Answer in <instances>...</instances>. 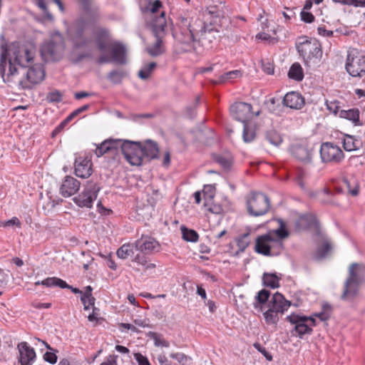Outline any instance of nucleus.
<instances>
[{"instance_id": "30", "label": "nucleus", "mask_w": 365, "mask_h": 365, "mask_svg": "<svg viewBox=\"0 0 365 365\" xmlns=\"http://www.w3.org/2000/svg\"><path fill=\"white\" fill-rule=\"evenodd\" d=\"M339 116L341 118L352 121L355 125H361V123H359V110L358 108L340 110Z\"/></svg>"}, {"instance_id": "54", "label": "nucleus", "mask_w": 365, "mask_h": 365, "mask_svg": "<svg viewBox=\"0 0 365 365\" xmlns=\"http://www.w3.org/2000/svg\"><path fill=\"white\" fill-rule=\"evenodd\" d=\"M300 222H306L308 227L317 225L318 222L315 216L309 215L302 217L299 219Z\"/></svg>"}, {"instance_id": "35", "label": "nucleus", "mask_w": 365, "mask_h": 365, "mask_svg": "<svg viewBox=\"0 0 365 365\" xmlns=\"http://www.w3.org/2000/svg\"><path fill=\"white\" fill-rule=\"evenodd\" d=\"M242 76V73L240 70H234L228 71L219 77L218 82L220 83H224L226 82L232 81L234 79L240 78Z\"/></svg>"}, {"instance_id": "15", "label": "nucleus", "mask_w": 365, "mask_h": 365, "mask_svg": "<svg viewBox=\"0 0 365 365\" xmlns=\"http://www.w3.org/2000/svg\"><path fill=\"white\" fill-rule=\"evenodd\" d=\"M320 157L323 163H338L344 158V153L339 146L324 143L321 145Z\"/></svg>"}, {"instance_id": "17", "label": "nucleus", "mask_w": 365, "mask_h": 365, "mask_svg": "<svg viewBox=\"0 0 365 365\" xmlns=\"http://www.w3.org/2000/svg\"><path fill=\"white\" fill-rule=\"evenodd\" d=\"M230 113L235 120L247 123L252 116V106L243 102L235 103L230 106Z\"/></svg>"}, {"instance_id": "8", "label": "nucleus", "mask_w": 365, "mask_h": 365, "mask_svg": "<svg viewBox=\"0 0 365 365\" xmlns=\"http://www.w3.org/2000/svg\"><path fill=\"white\" fill-rule=\"evenodd\" d=\"M291 302L284 297L276 292L268 304V309L263 313L267 324L276 325L279 321V314H283L291 306Z\"/></svg>"}, {"instance_id": "27", "label": "nucleus", "mask_w": 365, "mask_h": 365, "mask_svg": "<svg viewBox=\"0 0 365 365\" xmlns=\"http://www.w3.org/2000/svg\"><path fill=\"white\" fill-rule=\"evenodd\" d=\"M82 6L83 11L89 18L90 21L96 22L100 19L101 15L98 6H93V0H78Z\"/></svg>"}, {"instance_id": "40", "label": "nucleus", "mask_w": 365, "mask_h": 365, "mask_svg": "<svg viewBox=\"0 0 365 365\" xmlns=\"http://www.w3.org/2000/svg\"><path fill=\"white\" fill-rule=\"evenodd\" d=\"M343 182L346 185V187L348 189V192L352 195V196H356L359 194V185L356 182V180L354 178L351 179H347L344 178Z\"/></svg>"}, {"instance_id": "31", "label": "nucleus", "mask_w": 365, "mask_h": 365, "mask_svg": "<svg viewBox=\"0 0 365 365\" xmlns=\"http://www.w3.org/2000/svg\"><path fill=\"white\" fill-rule=\"evenodd\" d=\"M280 277H278L275 273H264L262 276L263 284L265 287H268L272 289H275L279 287Z\"/></svg>"}, {"instance_id": "34", "label": "nucleus", "mask_w": 365, "mask_h": 365, "mask_svg": "<svg viewBox=\"0 0 365 365\" xmlns=\"http://www.w3.org/2000/svg\"><path fill=\"white\" fill-rule=\"evenodd\" d=\"M250 234L249 232L244 233L236 239L237 245L239 250L236 252L235 255L240 252H243L250 244Z\"/></svg>"}, {"instance_id": "22", "label": "nucleus", "mask_w": 365, "mask_h": 365, "mask_svg": "<svg viewBox=\"0 0 365 365\" xmlns=\"http://www.w3.org/2000/svg\"><path fill=\"white\" fill-rule=\"evenodd\" d=\"M108 48L111 51V58L113 62L124 65L126 63V48L120 42H114L108 46Z\"/></svg>"}, {"instance_id": "1", "label": "nucleus", "mask_w": 365, "mask_h": 365, "mask_svg": "<svg viewBox=\"0 0 365 365\" xmlns=\"http://www.w3.org/2000/svg\"><path fill=\"white\" fill-rule=\"evenodd\" d=\"M34 56V50L29 48L18 41H14L8 44L4 42L0 46V75L5 81L6 78V67H9V61L11 59L12 64L16 68L26 66L24 61H31Z\"/></svg>"}, {"instance_id": "59", "label": "nucleus", "mask_w": 365, "mask_h": 365, "mask_svg": "<svg viewBox=\"0 0 365 365\" xmlns=\"http://www.w3.org/2000/svg\"><path fill=\"white\" fill-rule=\"evenodd\" d=\"M43 359L50 364H54L57 361V356L55 353L47 351L43 354Z\"/></svg>"}, {"instance_id": "2", "label": "nucleus", "mask_w": 365, "mask_h": 365, "mask_svg": "<svg viewBox=\"0 0 365 365\" xmlns=\"http://www.w3.org/2000/svg\"><path fill=\"white\" fill-rule=\"evenodd\" d=\"M45 78V71L41 64H34L27 68H16L9 61V71L4 82L16 81L23 89H31L34 85L41 83Z\"/></svg>"}, {"instance_id": "21", "label": "nucleus", "mask_w": 365, "mask_h": 365, "mask_svg": "<svg viewBox=\"0 0 365 365\" xmlns=\"http://www.w3.org/2000/svg\"><path fill=\"white\" fill-rule=\"evenodd\" d=\"M159 247V243L153 237L142 236L135 242V247L137 250L145 254H150Z\"/></svg>"}, {"instance_id": "57", "label": "nucleus", "mask_w": 365, "mask_h": 365, "mask_svg": "<svg viewBox=\"0 0 365 365\" xmlns=\"http://www.w3.org/2000/svg\"><path fill=\"white\" fill-rule=\"evenodd\" d=\"M99 255L106 260V264L109 268H110L113 270L116 269L117 266H116L115 262L111 258V253H109L108 255H104L100 253Z\"/></svg>"}, {"instance_id": "46", "label": "nucleus", "mask_w": 365, "mask_h": 365, "mask_svg": "<svg viewBox=\"0 0 365 365\" xmlns=\"http://www.w3.org/2000/svg\"><path fill=\"white\" fill-rule=\"evenodd\" d=\"M46 99L48 103H60L62 101V93L58 90L51 91L48 93Z\"/></svg>"}, {"instance_id": "38", "label": "nucleus", "mask_w": 365, "mask_h": 365, "mask_svg": "<svg viewBox=\"0 0 365 365\" xmlns=\"http://www.w3.org/2000/svg\"><path fill=\"white\" fill-rule=\"evenodd\" d=\"M265 138L270 144L275 146L279 145L282 142L281 136L274 130H267L265 133Z\"/></svg>"}, {"instance_id": "26", "label": "nucleus", "mask_w": 365, "mask_h": 365, "mask_svg": "<svg viewBox=\"0 0 365 365\" xmlns=\"http://www.w3.org/2000/svg\"><path fill=\"white\" fill-rule=\"evenodd\" d=\"M284 106L292 109H301L304 105V98L297 92L287 93L282 101Z\"/></svg>"}, {"instance_id": "50", "label": "nucleus", "mask_w": 365, "mask_h": 365, "mask_svg": "<svg viewBox=\"0 0 365 365\" xmlns=\"http://www.w3.org/2000/svg\"><path fill=\"white\" fill-rule=\"evenodd\" d=\"M215 160L216 163L220 164L224 169L228 170L231 167L230 159L223 155H215Z\"/></svg>"}, {"instance_id": "47", "label": "nucleus", "mask_w": 365, "mask_h": 365, "mask_svg": "<svg viewBox=\"0 0 365 365\" xmlns=\"http://www.w3.org/2000/svg\"><path fill=\"white\" fill-rule=\"evenodd\" d=\"M264 103L270 112L274 113L277 110V108L280 106V100L273 97L267 100Z\"/></svg>"}, {"instance_id": "60", "label": "nucleus", "mask_w": 365, "mask_h": 365, "mask_svg": "<svg viewBox=\"0 0 365 365\" xmlns=\"http://www.w3.org/2000/svg\"><path fill=\"white\" fill-rule=\"evenodd\" d=\"M89 107H90V106L88 104L84 105V106L77 108L76 110H73L69 115V116L71 117V119H73L75 117L78 115L80 113L87 110L89 108Z\"/></svg>"}, {"instance_id": "3", "label": "nucleus", "mask_w": 365, "mask_h": 365, "mask_svg": "<svg viewBox=\"0 0 365 365\" xmlns=\"http://www.w3.org/2000/svg\"><path fill=\"white\" fill-rule=\"evenodd\" d=\"M279 227L274 232L279 240L274 239L269 234L258 236L256 239L255 250L259 254L264 256L277 255L283 249V245L280 240L284 239L289 235L286 229V224L282 220H278Z\"/></svg>"}, {"instance_id": "41", "label": "nucleus", "mask_w": 365, "mask_h": 365, "mask_svg": "<svg viewBox=\"0 0 365 365\" xmlns=\"http://www.w3.org/2000/svg\"><path fill=\"white\" fill-rule=\"evenodd\" d=\"M148 336L154 341L155 346L168 347L170 346V343L165 340L160 334L156 332L149 331Z\"/></svg>"}, {"instance_id": "9", "label": "nucleus", "mask_w": 365, "mask_h": 365, "mask_svg": "<svg viewBox=\"0 0 365 365\" xmlns=\"http://www.w3.org/2000/svg\"><path fill=\"white\" fill-rule=\"evenodd\" d=\"M118 150L120 149L126 160L132 165L142 164L141 143L129 140L118 139ZM119 153V150H118ZM119 153H118V157Z\"/></svg>"}, {"instance_id": "58", "label": "nucleus", "mask_w": 365, "mask_h": 365, "mask_svg": "<svg viewBox=\"0 0 365 365\" xmlns=\"http://www.w3.org/2000/svg\"><path fill=\"white\" fill-rule=\"evenodd\" d=\"M262 66L263 71L268 75H272L274 73V66L269 61H262Z\"/></svg>"}, {"instance_id": "23", "label": "nucleus", "mask_w": 365, "mask_h": 365, "mask_svg": "<svg viewBox=\"0 0 365 365\" xmlns=\"http://www.w3.org/2000/svg\"><path fill=\"white\" fill-rule=\"evenodd\" d=\"M19 351V362L21 365H30L36 358L34 349L26 342H21L17 346Z\"/></svg>"}, {"instance_id": "19", "label": "nucleus", "mask_w": 365, "mask_h": 365, "mask_svg": "<svg viewBox=\"0 0 365 365\" xmlns=\"http://www.w3.org/2000/svg\"><path fill=\"white\" fill-rule=\"evenodd\" d=\"M118 139H108L101 143L96 147V155L97 157H101L106 153H111L114 160L118 158Z\"/></svg>"}, {"instance_id": "42", "label": "nucleus", "mask_w": 365, "mask_h": 365, "mask_svg": "<svg viewBox=\"0 0 365 365\" xmlns=\"http://www.w3.org/2000/svg\"><path fill=\"white\" fill-rule=\"evenodd\" d=\"M242 137L245 143L252 141L255 138V132L254 128L250 126L247 123H244Z\"/></svg>"}, {"instance_id": "28", "label": "nucleus", "mask_w": 365, "mask_h": 365, "mask_svg": "<svg viewBox=\"0 0 365 365\" xmlns=\"http://www.w3.org/2000/svg\"><path fill=\"white\" fill-rule=\"evenodd\" d=\"M142 149V160L143 158H147L149 160L158 158L159 149L158 144L150 140L145 142L144 145L141 144Z\"/></svg>"}, {"instance_id": "12", "label": "nucleus", "mask_w": 365, "mask_h": 365, "mask_svg": "<svg viewBox=\"0 0 365 365\" xmlns=\"http://www.w3.org/2000/svg\"><path fill=\"white\" fill-rule=\"evenodd\" d=\"M248 213L255 217L265 215L269 210L270 201L267 195L260 192H252L247 200Z\"/></svg>"}, {"instance_id": "56", "label": "nucleus", "mask_w": 365, "mask_h": 365, "mask_svg": "<svg viewBox=\"0 0 365 365\" xmlns=\"http://www.w3.org/2000/svg\"><path fill=\"white\" fill-rule=\"evenodd\" d=\"M134 358L137 361L138 365H151L148 358L140 353L134 354Z\"/></svg>"}, {"instance_id": "25", "label": "nucleus", "mask_w": 365, "mask_h": 365, "mask_svg": "<svg viewBox=\"0 0 365 365\" xmlns=\"http://www.w3.org/2000/svg\"><path fill=\"white\" fill-rule=\"evenodd\" d=\"M96 46L99 51L104 52L112 43L109 42V31L103 28H98L94 32Z\"/></svg>"}, {"instance_id": "64", "label": "nucleus", "mask_w": 365, "mask_h": 365, "mask_svg": "<svg viewBox=\"0 0 365 365\" xmlns=\"http://www.w3.org/2000/svg\"><path fill=\"white\" fill-rule=\"evenodd\" d=\"M327 109L334 114L339 113V107L336 102L327 103Z\"/></svg>"}, {"instance_id": "48", "label": "nucleus", "mask_w": 365, "mask_h": 365, "mask_svg": "<svg viewBox=\"0 0 365 365\" xmlns=\"http://www.w3.org/2000/svg\"><path fill=\"white\" fill-rule=\"evenodd\" d=\"M331 246L327 241L324 242L323 245L319 247L317 250V255L319 258H324L327 253L331 250Z\"/></svg>"}, {"instance_id": "37", "label": "nucleus", "mask_w": 365, "mask_h": 365, "mask_svg": "<svg viewBox=\"0 0 365 365\" xmlns=\"http://www.w3.org/2000/svg\"><path fill=\"white\" fill-rule=\"evenodd\" d=\"M182 236L184 240L187 242H197L199 235L194 230L188 229L184 226L181 227Z\"/></svg>"}, {"instance_id": "32", "label": "nucleus", "mask_w": 365, "mask_h": 365, "mask_svg": "<svg viewBox=\"0 0 365 365\" xmlns=\"http://www.w3.org/2000/svg\"><path fill=\"white\" fill-rule=\"evenodd\" d=\"M288 76L291 79L301 81L304 78L303 69L299 63H293L288 72Z\"/></svg>"}, {"instance_id": "7", "label": "nucleus", "mask_w": 365, "mask_h": 365, "mask_svg": "<svg viewBox=\"0 0 365 365\" xmlns=\"http://www.w3.org/2000/svg\"><path fill=\"white\" fill-rule=\"evenodd\" d=\"M166 28L165 14L162 12L152 22V30L156 40L152 46L147 48V51L151 56H158L164 53L163 43V38L167 34Z\"/></svg>"}, {"instance_id": "55", "label": "nucleus", "mask_w": 365, "mask_h": 365, "mask_svg": "<svg viewBox=\"0 0 365 365\" xmlns=\"http://www.w3.org/2000/svg\"><path fill=\"white\" fill-rule=\"evenodd\" d=\"M301 19L305 23H312L314 21V16L308 11H302L300 13Z\"/></svg>"}, {"instance_id": "4", "label": "nucleus", "mask_w": 365, "mask_h": 365, "mask_svg": "<svg viewBox=\"0 0 365 365\" xmlns=\"http://www.w3.org/2000/svg\"><path fill=\"white\" fill-rule=\"evenodd\" d=\"M349 276L346 278L341 299L344 301L351 300L357 295L360 285L363 283L365 266L354 262L349 267Z\"/></svg>"}, {"instance_id": "51", "label": "nucleus", "mask_w": 365, "mask_h": 365, "mask_svg": "<svg viewBox=\"0 0 365 365\" xmlns=\"http://www.w3.org/2000/svg\"><path fill=\"white\" fill-rule=\"evenodd\" d=\"M62 202V200L58 199V200H53L51 197H48L46 202H44L42 205L43 209L45 210V212H50L51 211L56 205H58Z\"/></svg>"}, {"instance_id": "5", "label": "nucleus", "mask_w": 365, "mask_h": 365, "mask_svg": "<svg viewBox=\"0 0 365 365\" xmlns=\"http://www.w3.org/2000/svg\"><path fill=\"white\" fill-rule=\"evenodd\" d=\"M64 50L63 36L60 32L54 31L51 34L50 38L41 45L40 52L44 61H57L62 58Z\"/></svg>"}, {"instance_id": "36", "label": "nucleus", "mask_w": 365, "mask_h": 365, "mask_svg": "<svg viewBox=\"0 0 365 365\" xmlns=\"http://www.w3.org/2000/svg\"><path fill=\"white\" fill-rule=\"evenodd\" d=\"M133 247L134 245L124 244L116 252L117 256L123 259L128 258L129 256L133 255Z\"/></svg>"}, {"instance_id": "43", "label": "nucleus", "mask_w": 365, "mask_h": 365, "mask_svg": "<svg viewBox=\"0 0 365 365\" xmlns=\"http://www.w3.org/2000/svg\"><path fill=\"white\" fill-rule=\"evenodd\" d=\"M270 295L269 291L267 289H262L255 297V302L253 303L255 307H257L258 304H263L266 303Z\"/></svg>"}, {"instance_id": "13", "label": "nucleus", "mask_w": 365, "mask_h": 365, "mask_svg": "<svg viewBox=\"0 0 365 365\" xmlns=\"http://www.w3.org/2000/svg\"><path fill=\"white\" fill-rule=\"evenodd\" d=\"M286 319L294 325L292 334L298 336L300 339H302L304 334H311L312 327L316 326V319L312 317L292 314L287 316Z\"/></svg>"}, {"instance_id": "49", "label": "nucleus", "mask_w": 365, "mask_h": 365, "mask_svg": "<svg viewBox=\"0 0 365 365\" xmlns=\"http://www.w3.org/2000/svg\"><path fill=\"white\" fill-rule=\"evenodd\" d=\"M336 3L354 7H365V0H334Z\"/></svg>"}, {"instance_id": "29", "label": "nucleus", "mask_w": 365, "mask_h": 365, "mask_svg": "<svg viewBox=\"0 0 365 365\" xmlns=\"http://www.w3.org/2000/svg\"><path fill=\"white\" fill-rule=\"evenodd\" d=\"M40 284L46 286L47 287H59L63 289L68 287V284L65 281L57 277H47L46 279L42 281H37L35 282L36 286Z\"/></svg>"}, {"instance_id": "10", "label": "nucleus", "mask_w": 365, "mask_h": 365, "mask_svg": "<svg viewBox=\"0 0 365 365\" xmlns=\"http://www.w3.org/2000/svg\"><path fill=\"white\" fill-rule=\"evenodd\" d=\"M345 69L352 77H362L365 74V55L356 48L349 49Z\"/></svg>"}, {"instance_id": "62", "label": "nucleus", "mask_w": 365, "mask_h": 365, "mask_svg": "<svg viewBox=\"0 0 365 365\" xmlns=\"http://www.w3.org/2000/svg\"><path fill=\"white\" fill-rule=\"evenodd\" d=\"M117 357L118 356L115 355H109L101 365H118Z\"/></svg>"}, {"instance_id": "44", "label": "nucleus", "mask_w": 365, "mask_h": 365, "mask_svg": "<svg viewBox=\"0 0 365 365\" xmlns=\"http://www.w3.org/2000/svg\"><path fill=\"white\" fill-rule=\"evenodd\" d=\"M36 5L39 7L44 14V19L48 21H53L54 20L53 16L48 10L45 0H36Z\"/></svg>"}, {"instance_id": "11", "label": "nucleus", "mask_w": 365, "mask_h": 365, "mask_svg": "<svg viewBox=\"0 0 365 365\" xmlns=\"http://www.w3.org/2000/svg\"><path fill=\"white\" fill-rule=\"evenodd\" d=\"M89 22V19L86 20L84 17H81L73 24L69 29L74 46L77 48L86 47L93 41L91 36L86 35ZM91 23L92 22L91 21Z\"/></svg>"}, {"instance_id": "20", "label": "nucleus", "mask_w": 365, "mask_h": 365, "mask_svg": "<svg viewBox=\"0 0 365 365\" xmlns=\"http://www.w3.org/2000/svg\"><path fill=\"white\" fill-rule=\"evenodd\" d=\"M81 186L80 182L71 176H66L60 187V193L64 197H68L76 193Z\"/></svg>"}, {"instance_id": "52", "label": "nucleus", "mask_w": 365, "mask_h": 365, "mask_svg": "<svg viewBox=\"0 0 365 365\" xmlns=\"http://www.w3.org/2000/svg\"><path fill=\"white\" fill-rule=\"evenodd\" d=\"M93 288L91 286L86 287V290L84 292H82V296L81 297V300L84 306V309H89V305H86V297L92 295Z\"/></svg>"}, {"instance_id": "39", "label": "nucleus", "mask_w": 365, "mask_h": 365, "mask_svg": "<svg viewBox=\"0 0 365 365\" xmlns=\"http://www.w3.org/2000/svg\"><path fill=\"white\" fill-rule=\"evenodd\" d=\"M157 64L155 62H150L145 65L141 70L139 71L138 76L142 80L148 79L154 69L156 68Z\"/></svg>"}, {"instance_id": "18", "label": "nucleus", "mask_w": 365, "mask_h": 365, "mask_svg": "<svg viewBox=\"0 0 365 365\" xmlns=\"http://www.w3.org/2000/svg\"><path fill=\"white\" fill-rule=\"evenodd\" d=\"M93 163L87 157H77L74 163L75 174L78 178H88L93 173Z\"/></svg>"}, {"instance_id": "14", "label": "nucleus", "mask_w": 365, "mask_h": 365, "mask_svg": "<svg viewBox=\"0 0 365 365\" xmlns=\"http://www.w3.org/2000/svg\"><path fill=\"white\" fill-rule=\"evenodd\" d=\"M101 190L100 186L93 180L88 181L83 191L73 198V202L81 207H91Z\"/></svg>"}, {"instance_id": "45", "label": "nucleus", "mask_w": 365, "mask_h": 365, "mask_svg": "<svg viewBox=\"0 0 365 365\" xmlns=\"http://www.w3.org/2000/svg\"><path fill=\"white\" fill-rule=\"evenodd\" d=\"M343 147L346 151H352L357 149L358 145L356 142L353 138V137L350 135H347L343 141Z\"/></svg>"}, {"instance_id": "33", "label": "nucleus", "mask_w": 365, "mask_h": 365, "mask_svg": "<svg viewBox=\"0 0 365 365\" xmlns=\"http://www.w3.org/2000/svg\"><path fill=\"white\" fill-rule=\"evenodd\" d=\"M127 74V72L123 69L113 70L108 74L107 78L114 84H120Z\"/></svg>"}, {"instance_id": "6", "label": "nucleus", "mask_w": 365, "mask_h": 365, "mask_svg": "<svg viewBox=\"0 0 365 365\" xmlns=\"http://www.w3.org/2000/svg\"><path fill=\"white\" fill-rule=\"evenodd\" d=\"M177 28L173 31V36L176 44L181 46L180 52H188L193 48L195 41L193 31L190 29V21L184 16H180L176 23Z\"/></svg>"}, {"instance_id": "24", "label": "nucleus", "mask_w": 365, "mask_h": 365, "mask_svg": "<svg viewBox=\"0 0 365 365\" xmlns=\"http://www.w3.org/2000/svg\"><path fill=\"white\" fill-rule=\"evenodd\" d=\"M292 155L298 160L304 163L312 160V150L306 145L295 144L291 147Z\"/></svg>"}, {"instance_id": "63", "label": "nucleus", "mask_w": 365, "mask_h": 365, "mask_svg": "<svg viewBox=\"0 0 365 365\" xmlns=\"http://www.w3.org/2000/svg\"><path fill=\"white\" fill-rule=\"evenodd\" d=\"M195 106H194L192 107L191 106H189V107H187L186 108V110H185V116L190 119H192L195 117L196 115V109H195Z\"/></svg>"}, {"instance_id": "61", "label": "nucleus", "mask_w": 365, "mask_h": 365, "mask_svg": "<svg viewBox=\"0 0 365 365\" xmlns=\"http://www.w3.org/2000/svg\"><path fill=\"white\" fill-rule=\"evenodd\" d=\"M254 346L255 348H256L259 352H261L265 357L267 360L269 361H272V356H271V354H269L267 351L266 349L262 347L258 343H255L254 344Z\"/></svg>"}, {"instance_id": "53", "label": "nucleus", "mask_w": 365, "mask_h": 365, "mask_svg": "<svg viewBox=\"0 0 365 365\" xmlns=\"http://www.w3.org/2000/svg\"><path fill=\"white\" fill-rule=\"evenodd\" d=\"M323 309H324V311L323 312H319V313H317L314 314V317H318L321 321L322 322H326L327 321L329 317H330V314L329 313H328L326 309H330V306L329 304H327V305H324L323 306Z\"/></svg>"}, {"instance_id": "16", "label": "nucleus", "mask_w": 365, "mask_h": 365, "mask_svg": "<svg viewBox=\"0 0 365 365\" xmlns=\"http://www.w3.org/2000/svg\"><path fill=\"white\" fill-rule=\"evenodd\" d=\"M297 49L306 63L308 59L318 58L322 53L320 45L317 41L305 40L299 42L297 45Z\"/></svg>"}]
</instances>
